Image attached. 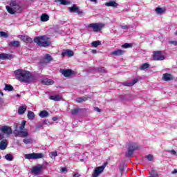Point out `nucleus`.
Listing matches in <instances>:
<instances>
[{
    "mask_svg": "<svg viewBox=\"0 0 177 177\" xmlns=\"http://www.w3.org/2000/svg\"><path fill=\"white\" fill-rule=\"evenodd\" d=\"M6 9L10 15H16V13H21L23 12V7L17 0H11L9 6H6Z\"/></svg>",
    "mask_w": 177,
    "mask_h": 177,
    "instance_id": "1",
    "label": "nucleus"
},
{
    "mask_svg": "<svg viewBox=\"0 0 177 177\" xmlns=\"http://www.w3.org/2000/svg\"><path fill=\"white\" fill-rule=\"evenodd\" d=\"M14 74L17 80L21 82H30L31 81V73L27 71L18 69L14 72Z\"/></svg>",
    "mask_w": 177,
    "mask_h": 177,
    "instance_id": "2",
    "label": "nucleus"
},
{
    "mask_svg": "<svg viewBox=\"0 0 177 177\" xmlns=\"http://www.w3.org/2000/svg\"><path fill=\"white\" fill-rule=\"evenodd\" d=\"M34 42L39 45V46H43L44 48H46V46H49V45H50L49 38L46 36L35 37L34 39Z\"/></svg>",
    "mask_w": 177,
    "mask_h": 177,
    "instance_id": "3",
    "label": "nucleus"
},
{
    "mask_svg": "<svg viewBox=\"0 0 177 177\" xmlns=\"http://www.w3.org/2000/svg\"><path fill=\"white\" fill-rule=\"evenodd\" d=\"M104 27H106V24L103 23H93L87 25V28H92L94 32H100Z\"/></svg>",
    "mask_w": 177,
    "mask_h": 177,
    "instance_id": "4",
    "label": "nucleus"
},
{
    "mask_svg": "<svg viewBox=\"0 0 177 177\" xmlns=\"http://www.w3.org/2000/svg\"><path fill=\"white\" fill-rule=\"evenodd\" d=\"M138 150V144L135 142H129L127 146V151L126 152V157H132L133 151Z\"/></svg>",
    "mask_w": 177,
    "mask_h": 177,
    "instance_id": "5",
    "label": "nucleus"
},
{
    "mask_svg": "<svg viewBox=\"0 0 177 177\" xmlns=\"http://www.w3.org/2000/svg\"><path fill=\"white\" fill-rule=\"evenodd\" d=\"M26 160H38L39 158H44V153H27L24 156Z\"/></svg>",
    "mask_w": 177,
    "mask_h": 177,
    "instance_id": "6",
    "label": "nucleus"
},
{
    "mask_svg": "<svg viewBox=\"0 0 177 177\" xmlns=\"http://www.w3.org/2000/svg\"><path fill=\"white\" fill-rule=\"evenodd\" d=\"M14 134L16 138H17V136H19V138H27L28 136V131L23 130L19 131L17 129V125H16Z\"/></svg>",
    "mask_w": 177,
    "mask_h": 177,
    "instance_id": "7",
    "label": "nucleus"
},
{
    "mask_svg": "<svg viewBox=\"0 0 177 177\" xmlns=\"http://www.w3.org/2000/svg\"><path fill=\"white\" fill-rule=\"evenodd\" d=\"M104 168H106V165H102L100 167H96L93 174L91 177H99V176L103 173V171H104Z\"/></svg>",
    "mask_w": 177,
    "mask_h": 177,
    "instance_id": "8",
    "label": "nucleus"
},
{
    "mask_svg": "<svg viewBox=\"0 0 177 177\" xmlns=\"http://www.w3.org/2000/svg\"><path fill=\"white\" fill-rule=\"evenodd\" d=\"M42 169H44V165H37L32 167V174H33V175H35L36 176H38V175H40L41 172H42Z\"/></svg>",
    "mask_w": 177,
    "mask_h": 177,
    "instance_id": "9",
    "label": "nucleus"
},
{
    "mask_svg": "<svg viewBox=\"0 0 177 177\" xmlns=\"http://www.w3.org/2000/svg\"><path fill=\"white\" fill-rule=\"evenodd\" d=\"M0 131L1 133H3L4 135H12L13 131L12 130V127L10 126H1L0 127Z\"/></svg>",
    "mask_w": 177,
    "mask_h": 177,
    "instance_id": "10",
    "label": "nucleus"
},
{
    "mask_svg": "<svg viewBox=\"0 0 177 177\" xmlns=\"http://www.w3.org/2000/svg\"><path fill=\"white\" fill-rule=\"evenodd\" d=\"M59 73L66 77H71V75L75 74V72L73 71L71 69H60Z\"/></svg>",
    "mask_w": 177,
    "mask_h": 177,
    "instance_id": "11",
    "label": "nucleus"
},
{
    "mask_svg": "<svg viewBox=\"0 0 177 177\" xmlns=\"http://www.w3.org/2000/svg\"><path fill=\"white\" fill-rule=\"evenodd\" d=\"M69 12L71 13H77V15H82V10H80V8L77 5L73 4L72 7L68 8Z\"/></svg>",
    "mask_w": 177,
    "mask_h": 177,
    "instance_id": "12",
    "label": "nucleus"
},
{
    "mask_svg": "<svg viewBox=\"0 0 177 177\" xmlns=\"http://www.w3.org/2000/svg\"><path fill=\"white\" fill-rule=\"evenodd\" d=\"M153 60H164L165 57L162 55V51H156L153 53Z\"/></svg>",
    "mask_w": 177,
    "mask_h": 177,
    "instance_id": "13",
    "label": "nucleus"
},
{
    "mask_svg": "<svg viewBox=\"0 0 177 177\" xmlns=\"http://www.w3.org/2000/svg\"><path fill=\"white\" fill-rule=\"evenodd\" d=\"M53 59L50 55L49 54H46L44 59H42L40 61V63L41 64H48V63H50V62H52Z\"/></svg>",
    "mask_w": 177,
    "mask_h": 177,
    "instance_id": "14",
    "label": "nucleus"
},
{
    "mask_svg": "<svg viewBox=\"0 0 177 177\" xmlns=\"http://www.w3.org/2000/svg\"><path fill=\"white\" fill-rule=\"evenodd\" d=\"M125 53V51L121 49H116L112 52L110 53L111 56H121V55H124Z\"/></svg>",
    "mask_w": 177,
    "mask_h": 177,
    "instance_id": "15",
    "label": "nucleus"
},
{
    "mask_svg": "<svg viewBox=\"0 0 177 177\" xmlns=\"http://www.w3.org/2000/svg\"><path fill=\"white\" fill-rule=\"evenodd\" d=\"M13 59V55L6 54V53H1L0 54V60H12Z\"/></svg>",
    "mask_w": 177,
    "mask_h": 177,
    "instance_id": "16",
    "label": "nucleus"
},
{
    "mask_svg": "<svg viewBox=\"0 0 177 177\" xmlns=\"http://www.w3.org/2000/svg\"><path fill=\"white\" fill-rule=\"evenodd\" d=\"M62 57H64L65 56H69V57H71V56H74V52L71 50H64L62 53Z\"/></svg>",
    "mask_w": 177,
    "mask_h": 177,
    "instance_id": "17",
    "label": "nucleus"
},
{
    "mask_svg": "<svg viewBox=\"0 0 177 177\" xmlns=\"http://www.w3.org/2000/svg\"><path fill=\"white\" fill-rule=\"evenodd\" d=\"M21 39L26 44H31V42H32V39L28 35H21Z\"/></svg>",
    "mask_w": 177,
    "mask_h": 177,
    "instance_id": "18",
    "label": "nucleus"
},
{
    "mask_svg": "<svg viewBox=\"0 0 177 177\" xmlns=\"http://www.w3.org/2000/svg\"><path fill=\"white\" fill-rule=\"evenodd\" d=\"M139 80H140V78H135L134 80H133L132 82H124V85L125 86H133V85H135V84H137V82H139Z\"/></svg>",
    "mask_w": 177,
    "mask_h": 177,
    "instance_id": "19",
    "label": "nucleus"
},
{
    "mask_svg": "<svg viewBox=\"0 0 177 177\" xmlns=\"http://www.w3.org/2000/svg\"><path fill=\"white\" fill-rule=\"evenodd\" d=\"M62 95H50L49 97V99L50 100H53L54 102H60L62 100Z\"/></svg>",
    "mask_w": 177,
    "mask_h": 177,
    "instance_id": "20",
    "label": "nucleus"
},
{
    "mask_svg": "<svg viewBox=\"0 0 177 177\" xmlns=\"http://www.w3.org/2000/svg\"><path fill=\"white\" fill-rule=\"evenodd\" d=\"M88 99H91V97L88 95H86L84 97H77L76 99V102L77 103H82L84 102H86V100H88Z\"/></svg>",
    "mask_w": 177,
    "mask_h": 177,
    "instance_id": "21",
    "label": "nucleus"
},
{
    "mask_svg": "<svg viewBox=\"0 0 177 177\" xmlns=\"http://www.w3.org/2000/svg\"><path fill=\"white\" fill-rule=\"evenodd\" d=\"M105 6H108V7H111V8H117V6H118V3H117L114 1H109V2H106L105 3Z\"/></svg>",
    "mask_w": 177,
    "mask_h": 177,
    "instance_id": "22",
    "label": "nucleus"
},
{
    "mask_svg": "<svg viewBox=\"0 0 177 177\" xmlns=\"http://www.w3.org/2000/svg\"><path fill=\"white\" fill-rule=\"evenodd\" d=\"M41 82L44 84V85H53L55 82L50 79H44L41 80Z\"/></svg>",
    "mask_w": 177,
    "mask_h": 177,
    "instance_id": "23",
    "label": "nucleus"
},
{
    "mask_svg": "<svg viewBox=\"0 0 177 177\" xmlns=\"http://www.w3.org/2000/svg\"><path fill=\"white\" fill-rule=\"evenodd\" d=\"M41 21L46 22L49 21V15L46 13H44L40 17Z\"/></svg>",
    "mask_w": 177,
    "mask_h": 177,
    "instance_id": "24",
    "label": "nucleus"
},
{
    "mask_svg": "<svg viewBox=\"0 0 177 177\" xmlns=\"http://www.w3.org/2000/svg\"><path fill=\"white\" fill-rule=\"evenodd\" d=\"M173 78L172 75L169 73H165L162 76L164 81H171Z\"/></svg>",
    "mask_w": 177,
    "mask_h": 177,
    "instance_id": "25",
    "label": "nucleus"
},
{
    "mask_svg": "<svg viewBox=\"0 0 177 177\" xmlns=\"http://www.w3.org/2000/svg\"><path fill=\"white\" fill-rule=\"evenodd\" d=\"M27 110V106L23 105L21 106L18 109V114H24L26 113V111Z\"/></svg>",
    "mask_w": 177,
    "mask_h": 177,
    "instance_id": "26",
    "label": "nucleus"
},
{
    "mask_svg": "<svg viewBox=\"0 0 177 177\" xmlns=\"http://www.w3.org/2000/svg\"><path fill=\"white\" fill-rule=\"evenodd\" d=\"M39 115L41 118H45L46 117H48L49 115V113L47 111H41Z\"/></svg>",
    "mask_w": 177,
    "mask_h": 177,
    "instance_id": "27",
    "label": "nucleus"
},
{
    "mask_svg": "<svg viewBox=\"0 0 177 177\" xmlns=\"http://www.w3.org/2000/svg\"><path fill=\"white\" fill-rule=\"evenodd\" d=\"M27 117H28V120H30V121H32V120L34 118H35V114L34 113V112L29 111L28 112Z\"/></svg>",
    "mask_w": 177,
    "mask_h": 177,
    "instance_id": "28",
    "label": "nucleus"
},
{
    "mask_svg": "<svg viewBox=\"0 0 177 177\" xmlns=\"http://www.w3.org/2000/svg\"><path fill=\"white\" fill-rule=\"evenodd\" d=\"M127 169V164L122 163L119 167L120 172L122 174L124 171Z\"/></svg>",
    "mask_w": 177,
    "mask_h": 177,
    "instance_id": "29",
    "label": "nucleus"
},
{
    "mask_svg": "<svg viewBox=\"0 0 177 177\" xmlns=\"http://www.w3.org/2000/svg\"><path fill=\"white\" fill-rule=\"evenodd\" d=\"M7 146H8V143L6 142V140H2L0 142V149L1 150H5V149H6Z\"/></svg>",
    "mask_w": 177,
    "mask_h": 177,
    "instance_id": "30",
    "label": "nucleus"
},
{
    "mask_svg": "<svg viewBox=\"0 0 177 177\" xmlns=\"http://www.w3.org/2000/svg\"><path fill=\"white\" fill-rule=\"evenodd\" d=\"M19 45H20V42H19V41H11L9 44V46L14 47V48H17V46H19Z\"/></svg>",
    "mask_w": 177,
    "mask_h": 177,
    "instance_id": "31",
    "label": "nucleus"
},
{
    "mask_svg": "<svg viewBox=\"0 0 177 177\" xmlns=\"http://www.w3.org/2000/svg\"><path fill=\"white\" fill-rule=\"evenodd\" d=\"M157 15H162V13H165V8H156L155 9Z\"/></svg>",
    "mask_w": 177,
    "mask_h": 177,
    "instance_id": "32",
    "label": "nucleus"
},
{
    "mask_svg": "<svg viewBox=\"0 0 177 177\" xmlns=\"http://www.w3.org/2000/svg\"><path fill=\"white\" fill-rule=\"evenodd\" d=\"M23 142L25 145H32L33 140L31 138H25L23 140Z\"/></svg>",
    "mask_w": 177,
    "mask_h": 177,
    "instance_id": "33",
    "label": "nucleus"
},
{
    "mask_svg": "<svg viewBox=\"0 0 177 177\" xmlns=\"http://www.w3.org/2000/svg\"><path fill=\"white\" fill-rule=\"evenodd\" d=\"M4 91H8V92H12L13 91V86L10 84H6L4 87Z\"/></svg>",
    "mask_w": 177,
    "mask_h": 177,
    "instance_id": "34",
    "label": "nucleus"
},
{
    "mask_svg": "<svg viewBox=\"0 0 177 177\" xmlns=\"http://www.w3.org/2000/svg\"><path fill=\"white\" fill-rule=\"evenodd\" d=\"M92 46L94 48H97L100 45H102V41L97 40V41H94L91 43Z\"/></svg>",
    "mask_w": 177,
    "mask_h": 177,
    "instance_id": "35",
    "label": "nucleus"
},
{
    "mask_svg": "<svg viewBox=\"0 0 177 177\" xmlns=\"http://www.w3.org/2000/svg\"><path fill=\"white\" fill-rule=\"evenodd\" d=\"M5 158H6V160H7V161H12L13 160V155L8 153L5 156Z\"/></svg>",
    "mask_w": 177,
    "mask_h": 177,
    "instance_id": "36",
    "label": "nucleus"
},
{
    "mask_svg": "<svg viewBox=\"0 0 177 177\" xmlns=\"http://www.w3.org/2000/svg\"><path fill=\"white\" fill-rule=\"evenodd\" d=\"M55 2H59L61 5H68L70 3L67 0H55Z\"/></svg>",
    "mask_w": 177,
    "mask_h": 177,
    "instance_id": "37",
    "label": "nucleus"
},
{
    "mask_svg": "<svg viewBox=\"0 0 177 177\" xmlns=\"http://www.w3.org/2000/svg\"><path fill=\"white\" fill-rule=\"evenodd\" d=\"M26 124H27V122L26 120H23L21 122V124L19 127L20 131H23V129H24V128L26 127Z\"/></svg>",
    "mask_w": 177,
    "mask_h": 177,
    "instance_id": "38",
    "label": "nucleus"
},
{
    "mask_svg": "<svg viewBox=\"0 0 177 177\" xmlns=\"http://www.w3.org/2000/svg\"><path fill=\"white\" fill-rule=\"evenodd\" d=\"M50 157L53 160H55V158H56V157H57V152H56V151L50 152Z\"/></svg>",
    "mask_w": 177,
    "mask_h": 177,
    "instance_id": "39",
    "label": "nucleus"
},
{
    "mask_svg": "<svg viewBox=\"0 0 177 177\" xmlns=\"http://www.w3.org/2000/svg\"><path fill=\"white\" fill-rule=\"evenodd\" d=\"M149 67H150V65L147 63H145L140 66V70H146V68H149Z\"/></svg>",
    "mask_w": 177,
    "mask_h": 177,
    "instance_id": "40",
    "label": "nucleus"
},
{
    "mask_svg": "<svg viewBox=\"0 0 177 177\" xmlns=\"http://www.w3.org/2000/svg\"><path fill=\"white\" fill-rule=\"evenodd\" d=\"M122 48H124V49H128V48H132V44L126 43L122 45Z\"/></svg>",
    "mask_w": 177,
    "mask_h": 177,
    "instance_id": "41",
    "label": "nucleus"
},
{
    "mask_svg": "<svg viewBox=\"0 0 177 177\" xmlns=\"http://www.w3.org/2000/svg\"><path fill=\"white\" fill-rule=\"evenodd\" d=\"M145 158H147V160H148V161H153V160H154V157L151 154L146 156Z\"/></svg>",
    "mask_w": 177,
    "mask_h": 177,
    "instance_id": "42",
    "label": "nucleus"
},
{
    "mask_svg": "<svg viewBox=\"0 0 177 177\" xmlns=\"http://www.w3.org/2000/svg\"><path fill=\"white\" fill-rule=\"evenodd\" d=\"M0 37H3V38H8V37H9V35H8V33H6L3 31H1L0 32Z\"/></svg>",
    "mask_w": 177,
    "mask_h": 177,
    "instance_id": "43",
    "label": "nucleus"
},
{
    "mask_svg": "<svg viewBox=\"0 0 177 177\" xmlns=\"http://www.w3.org/2000/svg\"><path fill=\"white\" fill-rule=\"evenodd\" d=\"M78 111H80V109L76 108L71 111V114H73V115H75V114H78Z\"/></svg>",
    "mask_w": 177,
    "mask_h": 177,
    "instance_id": "44",
    "label": "nucleus"
},
{
    "mask_svg": "<svg viewBox=\"0 0 177 177\" xmlns=\"http://www.w3.org/2000/svg\"><path fill=\"white\" fill-rule=\"evenodd\" d=\"M169 153L171 154V156H175V157H177V151L174 149L169 151Z\"/></svg>",
    "mask_w": 177,
    "mask_h": 177,
    "instance_id": "45",
    "label": "nucleus"
},
{
    "mask_svg": "<svg viewBox=\"0 0 177 177\" xmlns=\"http://www.w3.org/2000/svg\"><path fill=\"white\" fill-rule=\"evenodd\" d=\"M169 45H174V46H177V41H169Z\"/></svg>",
    "mask_w": 177,
    "mask_h": 177,
    "instance_id": "46",
    "label": "nucleus"
},
{
    "mask_svg": "<svg viewBox=\"0 0 177 177\" xmlns=\"http://www.w3.org/2000/svg\"><path fill=\"white\" fill-rule=\"evenodd\" d=\"M121 28H122V30H128V28H129V26L128 25H125V26H120Z\"/></svg>",
    "mask_w": 177,
    "mask_h": 177,
    "instance_id": "47",
    "label": "nucleus"
},
{
    "mask_svg": "<svg viewBox=\"0 0 177 177\" xmlns=\"http://www.w3.org/2000/svg\"><path fill=\"white\" fill-rule=\"evenodd\" d=\"M98 71L100 73H106V69H104V68H99Z\"/></svg>",
    "mask_w": 177,
    "mask_h": 177,
    "instance_id": "48",
    "label": "nucleus"
},
{
    "mask_svg": "<svg viewBox=\"0 0 177 177\" xmlns=\"http://www.w3.org/2000/svg\"><path fill=\"white\" fill-rule=\"evenodd\" d=\"M66 171H67V168L66 167H63L61 169V172H66Z\"/></svg>",
    "mask_w": 177,
    "mask_h": 177,
    "instance_id": "49",
    "label": "nucleus"
},
{
    "mask_svg": "<svg viewBox=\"0 0 177 177\" xmlns=\"http://www.w3.org/2000/svg\"><path fill=\"white\" fill-rule=\"evenodd\" d=\"M95 111H97V113H100V109H99L98 107H95Z\"/></svg>",
    "mask_w": 177,
    "mask_h": 177,
    "instance_id": "50",
    "label": "nucleus"
},
{
    "mask_svg": "<svg viewBox=\"0 0 177 177\" xmlns=\"http://www.w3.org/2000/svg\"><path fill=\"white\" fill-rule=\"evenodd\" d=\"M80 175L78 173H75V174L73 175V177H80Z\"/></svg>",
    "mask_w": 177,
    "mask_h": 177,
    "instance_id": "51",
    "label": "nucleus"
},
{
    "mask_svg": "<svg viewBox=\"0 0 177 177\" xmlns=\"http://www.w3.org/2000/svg\"><path fill=\"white\" fill-rule=\"evenodd\" d=\"M3 139V134L2 133H0V140H2Z\"/></svg>",
    "mask_w": 177,
    "mask_h": 177,
    "instance_id": "52",
    "label": "nucleus"
},
{
    "mask_svg": "<svg viewBox=\"0 0 177 177\" xmlns=\"http://www.w3.org/2000/svg\"><path fill=\"white\" fill-rule=\"evenodd\" d=\"M91 2H94L95 3H97V0H89Z\"/></svg>",
    "mask_w": 177,
    "mask_h": 177,
    "instance_id": "53",
    "label": "nucleus"
},
{
    "mask_svg": "<svg viewBox=\"0 0 177 177\" xmlns=\"http://www.w3.org/2000/svg\"><path fill=\"white\" fill-rule=\"evenodd\" d=\"M53 121H57V117H53Z\"/></svg>",
    "mask_w": 177,
    "mask_h": 177,
    "instance_id": "54",
    "label": "nucleus"
},
{
    "mask_svg": "<svg viewBox=\"0 0 177 177\" xmlns=\"http://www.w3.org/2000/svg\"><path fill=\"white\" fill-rule=\"evenodd\" d=\"M171 174H177V170L174 169L173 171H171Z\"/></svg>",
    "mask_w": 177,
    "mask_h": 177,
    "instance_id": "55",
    "label": "nucleus"
},
{
    "mask_svg": "<svg viewBox=\"0 0 177 177\" xmlns=\"http://www.w3.org/2000/svg\"><path fill=\"white\" fill-rule=\"evenodd\" d=\"M92 53L95 54V53H97V51L96 50H92Z\"/></svg>",
    "mask_w": 177,
    "mask_h": 177,
    "instance_id": "56",
    "label": "nucleus"
},
{
    "mask_svg": "<svg viewBox=\"0 0 177 177\" xmlns=\"http://www.w3.org/2000/svg\"><path fill=\"white\" fill-rule=\"evenodd\" d=\"M0 95L1 96H3V92H2V91L0 90Z\"/></svg>",
    "mask_w": 177,
    "mask_h": 177,
    "instance_id": "57",
    "label": "nucleus"
},
{
    "mask_svg": "<svg viewBox=\"0 0 177 177\" xmlns=\"http://www.w3.org/2000/svg\"><path fill=\"white\" fill-rule=\"evenodd\" d=\"M17 97H20V95L17 94Z\"/></svg>",
    "mask_w": 177,
    "mask_h": 177,
    "instance_id": "58",
    "label": "nucleus"
},
{
    "mask_svg": "<svg viewBox=\"0 0 177 177\" xmlns=\"http://www.w3.org/2000/svg\"><path fill=\"white\" fill-rule=\"evenodd\" d=\"M1 155H0V160H1Z\"/></svg>",
    "mask_w": 177,
    "mask_h": 177,
    "instance_id": "59",
    "label": "nucleus"
},
{
    "mask_svg": "<svg viewBox=\"0 0 177 177\" xmlns=\"http://www.w3.org/2000/svg\"><path fill=\"white\" fill-rule=\"evenodd\" d=\"M38 128H41V127H39Z\"/></svg>",
    "mask_w": 177,
    "mask_h": 177,
    "instance_id": "60",
    "label": "nucleus"
}]
</instances>
